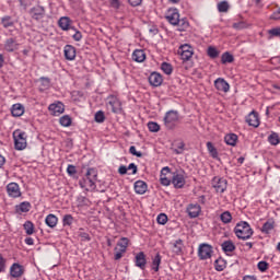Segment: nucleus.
Returning <instances> with one entry per match:
<instances>
[{
    "label": "nucleus",
    "mask_w": 280,
    "mask_h": 280,
    "mask_svg": "<svg viewBox=\"0 0 280 280\" xmlns=\"http://www.w3.org/2000/svg\"><path fill=\"white\" fill-rule=\"evenodd\" d=\"M270 19L272 21H279V19H280V8L270 15Z\"/></svg>",
    "instance_id": "nucleus-60"
},
{
    "label": "nucleus",
    "mask_w": 280,
    "mask_h": 280,
    "mask_svg": "<svg viewBox=\"0 0 280 280\" xmlns=\"http://www.w3.org/2000/svg\"><path fill=\"white\" fill-rule=\"evenodd\" d=\"M63 226H71L73 224V215L66 214L62 219Z\"/></svg>",
    "instance_id": "nucleus-47"
},
{
    "label": "nucleus",
    "mask_w": 280,
    "mask_h": 280,
    "mask_svg": "<svg viewBox=\"0 0 280 280\" xmlns=\"http://www.w3.org/2000/svg\"><path fill=\"white\" fill-rule=\"evenodd\" d=\"M148 128H149L150 132H159V130H161V126L154 121H150L148 124Z\"/></svg>",
    "instance_id": "nucleus-48"
},
{
    "label": "nucleus",
    "mask_w": 280,
    "mask_h": 280,
    "mask_svg": "<svg viewBox=\"0 0 280 280\" xmlns=\"http://www.w3.org/2000/svg\"><path fill=\"white\" fill-rule=\"evenodd\" d=\"M48 110L50 112V115L59 117V115H62V113H65V104H62L61 102L52 103L49 105Z\"/></svg>",
    "instance_id": "nucleus-13"
},
{
    "label": "nucleus",
    "mask_w": 280,
    "mask_h": 280,
    "mask_svg": "<svg viewBox=\"0 0 280 280\" xmlns=\"http://www.w3.org/2000/svg\"><path fill=\"white\" fill-rule=\"evenodd\" d=\"M212 187L215 189L218 194H224L226 191L228 182L222 177H214L212 179Z\"/></svg>",
    "instance_id": "nucleus-8"
},
{
    "label": "nucleus",
    "mask_w": 280,
    "mask_h": 280,
    "mask_svg": "<svg viewBox=\"0 0 280 280\" xmlns=\"http://www.w3.org/2000/svg\"><path fill=\"white\" fill-rule=\"evenodd\" d=\"M11 113L13 115V117H21L24 113H25V107H23V105L21 104H14L12 106Z\"/></svg>",
    "instance_id": "nucleus-28"
},
{
    "label": "nucleus",
    "mask_w": 280,
    "mask_h": 280,
    "mask_svg": "<svg viewBox=\"0 0 280 280\" xmlns=\"http://www.w3.org/2000/svg\"><path fill=\"white\" fill-rule=\"evenodd\" d=\"M136 194L143 196L148 191V184L143 180H137L133 185Z\"/></svg>",
    "instance_id": "nucleus-21"
},
{
    "label": "nucleus",
    "mask_w": 280,
    "mask_h": 280,
    "mask_svg": "<svg viewBox=\"0 0 280 280\" xmlns=\"http://www.w3.org/2000/svg\"><path fill=\"white\" fill-rule=\"evenodd\" d=\"M67 173L69 174V176H75V174H78V170L73 164H69L67 167Z\"/></svg>",
    "instance_id": "nucleus-52"
},
{
    "label": "nucleus",
    "mask_w": 280,
    "mask_h": 280,
    "mask_svg": "<svg viewBox=\"0 0 280 280\" xmlns=\"http://www.w3.org/2000/svg\"><path fill=\"white\" fill-rule=\"evenodd\" d=\"M15 150H25L27 148V133L16 130L13 132Z\"/></svg>",
    "instance_id": "nucleus-4"
},
{
    "label": "nucleus",
    "mask_w": 280,
    "mask_h": 280,
    "mask_svg": "<svg viewBox=\"0 0 280 280\" xmlns=\"http://www.w3.org/2000/svg\"><path fill=\"white\" fill-rule=\"evenodd\" d=\"M149 83L151 86H161L163 84V77L161 73L153 72L149 77Z\"/></svg>",
    "instance_id": "nucleus-18"
},
{
    "label": "nucleus",
    "mask_w": 280,
    "mask_h": 280,
    "mask_svg": "<svg viewBox=\"0 0 280 280\" xmlns=\"http://www.w3.org/2000/svg\"><path fill=\"white\" fill-rule=\"evenodd\" d=\"M94 119L96 124H104V121H106V116L104 115V112L98 110L96 112Z\"/></svg>",
    "instance_id": "nucleus-40"
},
{
    "label": "nucleus",
    "mask_w": 280,
    "mask_h": 280,
    "mask_svg": "<svg viewBox=\"0 0 280 280\" xmlns=\"http://www.w3.org/2000/svg\"><path fill=\"white\" fill-rule=\"evenodd\" d=\"M219 12H229V2L228 1H221L218 4Z\"/></svg>",
    "instance_id": "nucleus-49"
},
{
    "label": "nucleus",
    "mask_w": 280,
    "mask_h": 280,
    "mask_svg": "<svg viewBox=\"0 0 280 280\" xmlns=\"http://www.w3.org/2000/svg\"><path fill=\"white\" fill-rule=\"evenodd\" d=\"M175 189H183L185 187V172H174L171 179Z\"/></svg>",
    "instance_id": "nucleus-7"
},
{
    "label": "nucleus",
    "mask_w": 280,
    "mask_h": 280,
    "mask_svg": "<svg viewBox=\"0 0 280 280\" xmlns=\"http://www.w3.org/2000/svg\"><path fill=\"white\" fill-rule=\"evenodd\" d=\"M112 8H115V10H118L119 8V0H110Z\"/></svg>",
    "instance_id": "nucleus-64"
},
{
    "label": "nucleus",
    "mask_w": 280,
    "mask_h": 280,
    "mask_svg": "<svg viewBox=\"0 0 280 280\" xmlns=\"http://www.w3.org/2000/svg\"><path fill=\"white\" fill-rule=\"evenodd\" d=\"M232 27L234 30H244L246 27V23L245 22H235L233 23Z\"/></svg>",
    "instance_id": "nucleus-55"
},
{
    "label": "nucleus",
    "mask_w": 280,
    "mask_h": 280,
    "mask_svg": "<svg viewBox=\"0 0 280 280\" xmlns=\"http://www.w3.org/2000/svg\"><path fill=\"white\" fill-rule=\"evenodd\" d=\"M129 152L130 154H132L133 156H138V159H141L143 156V153L137 151V148L135 145H131L129 148Z\"/></svg>",
    "instance_id": "nucleus-51"
},
{
    "label": "nucleus",
    "mask_w": 280,
    "mask_h": 280,
    "mask_svg": "<svg viewBox=\"0 0 280 280\" xmlns=\"http://www.w3.org/2000/svg\"><path fill=\"white\" fill-rule=\"evenodd\" d=\"M234 60H235V58L229 51L223 52L222 56H221L222 65H229V63L233 62Z\"/></svg>",
    "instance_id": "nucleus-34"
},
{
    "label": "nucleus",
    "mask_w": 280,
    "mask_h": 280,
    "mask_svg": "<svg viewBox=\"0 0 280 280\" xmlns=\"http://www.w3.org/2000/svg\"><path fill=\"white\" fill-rule=\"evenodd\" d=\"M207 150L209 154L212 156V159H218V149L213 147L212 142H207Z\"/></svg>",
    "instance_id": "nucleus-38"
},
{
    "label": "nucleus",
    "mask_w": 280,
    "mask_h": 280,
    "mask_svg": "<svg viewBox=\"0 0 280 280\" xmlns=\"http://www.w3.org/2000/svg\"><path fill=\"white\" fill-rule=\"evenodd\" d=\"M30 209H32V203H30V201H24L15 206L16 213H27L30 212Z\"/></svg>",
    "instance_id": "nucleus-25"
},
{
    "label": "nucleus",
    "mask_w": 280,
    "mask_h": 280,
    "mask_svg": "<svg viewBox=\"0 0 280 280\" xmlns=\"http://www.w3.org/2000/svg\"><path fill=\"white\" fill-rule=\"evenodd\" d=\"M185 150V143L184 142H179L177 144V148L173 150V152H175V154H183Z\"/></svg>",
    "instance_id": "nucleus-53"
},
{
    "label": "nucleus",
    "mask_w": 280,
    "mask_h": 280,
    "mask_svg": "<svg viewBox=\"0 0 280 280\" xmlns=\"http://www.w3.org/2000/svg\"><path fill=\"white\" fill-rule=\"evenodd\" d=\"M4 49L5 51H16L19 49V43L14 38H9L5 40Z\"/></svg>",
    "instance_id": "nucleus-24"
},
{
    "label": "nucleus",
    "mask_w": 280,
    "mask_h": 280,
    "mask_svg": "<svg viewBox=\"0 0 280 280\" xmlns=\"http://www.w3.org/2000/svg\"><path fill=\"white\" fill-rule=\"evenodd\" d=\"M224 141L228 145H236L237 143V135L229 133L225 136Z\"/></svg>",
    "instance_id": "nucleus-33"
},
{
    "label": "nucleus",
    "mask_w": 280,
    "mask_h": 280,
    "mask_svg": "<svg viewBox=\"0 0 280 280\" xmlns=\"http://www.w3.org/2000/svg\"><path fill=\"white\" fill-rule=\"evenodd\" d=\"M163 121L166 130H174L176 128V124L180 121L178 110L171 109L166 112Z\"/></svg>",
    "instance_id": "nucleus-3"
},
{
    "label": "nucleus",
    "mask_w": 280,
    "mask_h": 280,
    "mask_svg": "<svg viewBox=\"0 0 280 280\" xmlns=\"http://www.w3.org/2000/svg\"><path fill=\"white\" fill-rule=\"evenodd\" d=\"M178 54H179L182 60L187 61L194 56V48H191V46H189L187 44L182 45L178 48Z\"/></svg>",
    "instance_id": "nucleus-10"
},
{
    "label": "nucleus",
    "mask_w": 280,
    "mask_h": 280,
    "mask_svg": "<svg viewBox=\"0 0 280 280\" xmlns=\"http://www.w3.org/2000/svg\"><path fill=\"white\" fill-rule=\"evenodd\" d=\"M106 106L107 108L112 109V113H115L116 115L121 113V101H119V98H117L115 95L107 97Z\"/></svg>",
    "instance_id": "nucleus-5"
},
{
    "label": "nucleus",
    "mask_w": 280,
    "mask_h": 280,
    "mask_svg": "<svg viewBox=\"0 0 280 280\" xmlns=\"http://www.w3.org/2000/svg\"><path fill=\"white\" fill-rule=\"evenodd\" d=\"M58 25L63 32H68V30H74L75 32V28L71 27V19L69 16L60 18Z\"/></svg>",
    "instance_id": "nucleus-19"
},
{
    "label": "nucleus",
    "mask_w": 280,
    "mask_h": 280,
    "mask_svg": "<svg viewBox=\"0 0 280 280\" xmlns=\"http://www.w3.org/2000/svg\"><path fill=\"white\" fill-rule=\"evenodd\" d=\"M275 230V221L272 219H269L266 223H264L262 228L260 229L261 233H265V235H268L270 231Z\"/></svg>",
    "instance_id": "nucleus-26"
},
{
    "label": "nucleus",
    "mask_w": 280,
    "mask_h": 280,
    "mask_svg": "<svg viewBox=\"0 0 280 280\" xmlns=\"http://www.w3.org/2000/svg\"><path fill=\"white\" fill-rule=\"evenodd\" d=\"M59 124H61V126H63V128H69V126H71V117L69 116H62L59 119Z\"/></svg>",
    "instance_id": "nucleus-46"
},
{
    "label": "nucleus",
    "mask_w": 280,
    "mask_h": 280,
    "mask_svg": "<svg viewBox=\"0 0 280 280\" xmlns=\"http://www.w3.org/2000/svg\"><path fill=\"white\" fill-rule=\"evenodd\" d=\"M23 226L26 235H34V223L32 221H26Z\"/></svg>",
    "instance_id": "nucleus-39"
},
{
    "label": "nucleus",
    "mask_w": 280,
    "mask_h": 280,
    "mask_svg": "<svg viewBox=\"0 0 280 280\" xmlns=\"http://www.w3.org/2000/svg\"><path fill=\"white\" fill-rule=\"evenodd\" d=\"M220 220L221 222H223V224H231V222H233V215L230 211H224L223 213H221Z\"/></svg>",
    "instance_id": "nucleus-31"
},
{
    "label": "nucleus",
    "mask_w": 280,
    "mask_h": 280,
    "mask_svg": "<svg viewBox=\"0 0 280 280\" xmlns=\"http://www.w3.org/2000/svg\"><path fill=\"white\" fill-rule=\"evenodd\" d=\"M79 236L81 237L82 242H91V236L89 233L80 232Z\"/></svg>",
    "instance_id": "nucleus-57"
},
{
    "label": "nucleus",
    "mask_w": 280,
    "mask_h": 280,
    "mask_svg": "<svg viewBox=\"0 0 280 280\" xmlns=\"http://www.w3.org/2000/svg\"><path fill=\"white\" fill-rule=\"evenodd\" d=\"M202 211V208L198 203H190L187 207V213L189 218H198Z\"/></svg>",
    "instance_id": "nucleus-16"
},
{
    "label": "nucleus",
    "mask_w": 280,
    "mask_h": 280,
    "mask_svg": "<svg viewBox=\"0 0 280 280\" xmlns=\"http://www.w3.org/2000/svg\"><path fill=\"white\" fill-rule=\"evenodd\" d=\"M63 54L66 60H75V47L66 45L63 48Z\"/></svg>",
    "instance_id": "nucleus-22"
},
{
    "label": "nucleus",
    "mask_w": 280,
    "mask_h": 280,
    "mask_svg": "<svg viewBox=\"0 0 280 280\" xmlns=\"http://www.w3.org/2000/svg\"><path fill=\"white\" fill-rule=\"evenodd\" d=\"M160 183L164 187H170L172 185V179L167 178V175H163V173L160 174Z\"/></svg>",
    "instance_id": "nucleus-45"
},
{
    "label": "nucleus",
    "mask_w": 280,
    "mask_h": 280,
    "mask_svg": "<svg viewBox=\"0 0 280 280\" xmlns=\"http://www.w3.org/2000/svg\"><path fill=\"white\" fill-rule=\"evenodd\" d=\"M156 222L158 224H162V225L167 224V215L165 213L159 214L156 218Z\"/></svg>",
    "instance_id": "nucleus-50"
},
{
    "label": "nucleus",
    "mask_w": 280,
    "mask_h": 280,
    "mask_svg": "<svg viewBox=\"0 0 280 280\" xmlns=\"http://www.w3.org/2000/svg\"><path fill=\"white\" fill-rule=\"evenodd\" d=\"M269 34H270V36H277L280 38V27H275V28L269 30Z\"/></svg>",
    "instance_id": "nucleus-58"
},
{
    "label": "nucleus",
    "mask_w": 280,
    "mask_h": 280,
    "mask_svg": "<svg viewBox=\"0 0 280 280\" xmlns=\"http://www.w3.org/2000/svg\"><path fill=\"white\" fill-rule=\"evenodd\" d=\"M165 19L171 25H178V23H180V13H178V9H170Z\"/></svg>",
    "instance_id": "nucleus-9"
},
{
    "label": "nucleus",
    "mask_w": 280,
    "mask_h": 280,
    "mask_svg": "<svg viewBox=\"0 0 280 280\" xmlns=\"http://www.w3.org/2000/svg\"><path fill=\"white\" fill-rule=\"evenodd\" d=\"M257 266L260 272H266L268 270V262L266 261H259Z\"/></svg>",
    "instance_id": "nucleus-54"
},
{
    "label": "nucleus",
    "mask_w": 280,
    "mask_h": 280,
    "mask_svg": "<svg viewBox=\"0 0 280 280\" xmlns=\"http://www.w3.org/2000/svg\"><path fill=\"white\" fill-rule=\"evenodd\" d=\"M172 170L168 167V166H164L162 170H161V174L167 176V174H171Z\"/></svg>",
    "instance_id": "nucleus-62"
},
{
    "label": "nucleus",
    "mask_w": 280,
    "mask_h": 280,
    "mask_svg": "<svg viewBox=\"0 0 280 280\" xmlns=\"http://www.w3.org/2000/svg\"><path fill=\"white\" fill-rule=\"evenodd\" d=\"M135 264L138 268H140V270H145L148 260L145 259V254L143 252H140L136 255Z\"/></svg>",
    "instance_id": "nucleus-17"
},
{
    "label": "nucleus",
    "mask_w": 280,
    "mask_h": 280,
    "mask_svg": "<svg viewBox=\"0 0 280 280\" xmlns=\"http://www.w3.org/2000/svg\"><path fill=\"white\" fill-rule=\"evenodd\" d=\"M132 60H135V62H143L145 60V52L143 50H135Z\"/></svg>",
    "instance_id": "nucleus-29"
},
{
    "label": "nucleus",
    "mask_w": 280,
    "mask_h": 280,
    "mask_svg": "<svg viewBox=\"0 0 280 280\" xmlns=\"http://www.w3.org/2000/svg\"><path fill=\"white\" fill-rule=\"evenodd\" d=\"M246 122L248 126L259 128V116L257 115V112L249 113V115L246 117Z\"/></svg>",
    "instance_id": "nucleus-20"
},
{
    "label": "nucleus",
    "mask_w": 280,
    "mask_h": 280,
    "mask_svg": "<svg viewBox=\"0 0 280 280\" xmlns=\"http://www.w3.org/2000/svg\"><path fill=\"white\" fill-rule=\"evenodd\" d=\"M207 54L209 58H218L220 56V51L213 46L208 47Z\"/></svg>",
    "instance_id": "nucleus-43"
},
{
    "label": "nucleus",
    "mask_w": 280,
    "mask_h": 280,
    "mask_svg": "<svg viewBox=\"0 0 280 280\" xmlns=\"http://www.w3.org/2000/svg\"><path fill=\"white\" fill-rule=\"evenodd\" d=\"M30 14L34 21H40L42 19H45V8L40 5L33 7Z\"/></svg>",
    "instance_id": "nucleus-12"
},
{
    "label": "nucleus",
    "mask_w": 280,
    "mask_h": 280,
    "mask_svg": "<svg viewBox=\"0 0 280 280\" xmlns=\"http://www.w3.org/2000/svg\"><path fill=\"white\" fill-rule=\"evenodd\" d=\"M72 38L77 40V43H80V40H82V33L80 31H75V34L72 36Z\"/></svg>",
    "instance_id": "nucleus-61"
},
{
    "label": "nucleus",
    "mask_w": 280,
    "mask_h": 280,
    "mask_svg": "<svg viewBox=\"0 0 280 280\" xmlns=\"http://www.w3.org/2000/svg\"><path fill=\"white\" fill-rule=\"evenodd\" d=\"M42 89H49L51 86V80L46 77L39 78Z\"/></svg>",
    "instance_id": "nucleus-44"
},
{
    "label": "nucleus",
    "mask_w": 280,
    "mask_h": 280,
    "mask_svg": "<svg viewBox=\"0 0 280 280\" xmlns=\"http://www.w3.org/2000/svg\"><path fill=\"white\" fill-rule=\"evenodd\" d=\"M171 248L174 255H180V253H183V240L178 238L177 241L172 242Z\"/></svg>",
    "instance_id": "nucleus-23"
},
{
    "label": "nucleus",
    "mask_w": 280,
    "mask_h": 280,
    "mask_svg": "<svg viewBox=\"0 0 280 280\" xmlns=\"http://www.w3.org/2000/svg\"><path fill=\"white\" fill-rule=\"evenodd\" d=\"M7 192L10 198H21V187L16 183L8 184Z\"/></svg>",
    "instance_id": "nucleus-11"
},
{
    "label": "nucleus",
    "mask_w": 280,
    "mask_h": 280,
    "mask_svg": "<svg viewBox=\"0 0 280 280\" xmlns=\"http://www.w3.org/2000/svg\"><path fill=\"white\" fill-rule=\"evenodd\" d=\"M45 222L47 226H49V229H56V226L58 225V217H56L55 214H48L45 219Z\"/></svg>",
    "instance_id": "nucleus-27"
},
{
    "label": "nucleus",
    "mask_w": 280,
    "mask_h": 280,
    "mask_svg": "<svg viewBox=\"0 0 280 280\" xmlns=\"http://www.w3.org/2000/svg\"><path fill=\"white\" fill-rule=\"evenodd\" d=\"M1 23H2L3 27H5V28L14 26V20H12V18L9 15L3 16L1 19Z\"/></svg>",
    "instance_id": "nucleus-37"
},
{
    "label": "nucleus",
    "mask_w": 280,
    "mask_h": 280,
    "mask_svg": "<svg viewBox=\"0 0 280 280\" xmlns=\"http://www.w3.org/2000/svg\"><path fill=\"white\" fill-rule=\"evenodd\" d=\"M161 69L163 73H165L166 75H172V71H174V69L172 68V65L167 62H163L161 66Z\"/></svg>",
    "instance_id": "nucleus-42"
},
{
    "label": "nucleus",
    "mask_w": 280,
    "mask_h": 280,
    "mask_svg": "<svg viewBox=\"0 0 280 280\" xmlns=\"http://www.w3.org/2000/svg\"><path fill=\"white\" fill-rule=\"evenodd\" d=\"M234 233L238 240L246 242V240H250V237H253L255 231L250 228L248 222L241 221L235 225Z\"/></svg>",
    "instance_id": "nucleus-2"
},
{
    "label": "nucleus",
    "mask_w": 280,
    "mask_h": 280,
    "mask_svg": "<svg viewBox=\"0 0 280 280\" xmlns=\"http://www.w3.org/2000/svg\"><path fill=\"white\" fill-rule=\"evenodd\" d=\"M214 268L218 272H222V270L226 268V260H224L223 258H218L214 261Z\"/></svg>",
    "instance_id": "nucleus-32"
},
{
    "label": "nucleus",
    "mask_w": 280,
    "mask_h": 280,
    "mask_svg": "<svg viewBox=\"0 0 280 280\" xmlns=\"http://www.w3.org/2000/svg\"><path fill=\"white\" fill-rule=\"evenodd\" d=\"M214 88L217 91H221L222 93H229V91H231V85L222 78H218L214 81Z\"/></svg>",
    "instance_id": "nucleus-14"
},
{
    "label": "nucleus",
    "mask_w": 280,
    "mask_h": 280,
    "mask_svg": "<svg viewBox=\"0 0 280 280\" xmlns=\"http://www.w3.org/2000/svg\"><path fill=\"white\" fill-rule=\"evenodd\" d=\"M213 255V247L207 243H202L198 248V257L201 260L211 259Z\"/></svg>",
    "instance_id": "nucleus-6"
},
{
    "label": "nucleus",
    "mask_w": 280,
    "mask_h": 280,
    "mask_svg": "<svg viewBox=\"0 0 280 280\" xmlns=\"http://www.w3.org/2000/svg\"><path fill=\"white\" fill-rule=\"evenodd\" d=\"M268 141L271 145H279L280 143V140H279V135L278 133H271L269 137H268Z\"/></svg>",
    "instance_id": "nucleus-41"
},
{
    "label": "nucleus",
    "mask_w": 280,
    "mask_h": 280,
    "mask_svg": "<svg viewBox=\"0 0 280 280\" xmlns=\"http://www.w3.org/2000/svg\"><path fill=\"white\" fill-rule=\"evenodd\" d=\"M115 250H116V253H115L114 259L116 261H119V259H121L124 257L125 252H121L118 247H116Z\"/></svg>",
    "instance_id": "nucleus-56"
},
{
    "label": "nucleus",
    "mask_w": 280,
    "mask_h": 280,
    "mask_svg": "<svg viewBox=\"0 0 280 280\" xmlns=\"http://www.w3.org/2000/svg\"><path fill=\"white\" fill-rule=\"evenodd\" d=\"M97 171L95 168H89L85 176L79 182V185L85 191H93L97 187Z\"/></svg>",
    "instance_id": "nucleus-1"
},
{
    "label": "nucleus",
    "mask_w": 280,
    "mask_h": 280,
    "mask_svg": "<svg viewBox=\"0 0 280 280\" xmlns=\"http://www.w3.org/2000/svg\"><path fill=\"white\" fill-rule=\"evenodd\" d=\"M221 248L225 253H233L235 250V244H233V241H225L221 244Z\"/></svg>",
    "instance_id": "nucleus-30"
},
{
    "label": "nucleus",
    "mask_w": 280,
    "mask_h": 280,
    "mask_svg": "<svg viewBox=\"0 0 280 280\" xmlns=\"http://www.w3.org/2000/svg\"><path fill=\"white\" fill-rule=\"evenodd\" d=\"M128 238L127 237H122L120 238V242L117 243V248L118 250H120V253H126V250L128 249Z\"/></svg>",
    "instance_id": "nucleus-35"
},
{
    "label": "nucleus",
    "mask_w": 280,
    "mask_h": 280,
    "mask_svg": "<svg viewBox=\"0 0 280 280\" xmlns=\"http://www.w3.org/2000/svg\"><path fill=\"white\" fill-rule=\"evenodd\" d=\"M118 174H120V176H126V174H128V167L126 165H120L118 168Z\"/></svg>",
    "instance_id": "nucleus-59"
},
{
    "label": "nucleus",
    "mask_w": 280,
    "mask_h": 280,
    "mask_svg": "<svg viewBox=\"0 0 280 280\" xmlns=\"http://www.w3.org/2000/svg\"><path fill=\"white\" fill-rule=\"evenodd\" d=\"M128 170H132V174H137V165L135 163H130L127 167Z\"/></svg>",
    "instance_id": "nucleus-63"
},
{
    "label": "nucleus",
    "mask_w": 280,
    "mask_h": 280,
    "mask_svg": "<svg viewBox=\"0 0 280 280\" xmlns=\"http://www.w3.org/2000/svg\"><path fill=\"white\" fill-rule=\"evenodd\" d=\"M25 269L22 265L14 262L10 268V275L13 279H20L22 275H24Z\"/></svg>",
    "instance_id": "nucleus-15"
},
{
    "label": "nucleus",
    "mask_w": 280,
    "mask_h": 280,
    "mask_svg": "<svg viewBox=\"0 0 280 280\" xmlns=\"http://www.w3.org/2000/svg\"><path fill=\"white\" fill-rule=\"evenodd\" d=\"M160 266H161V254H156L155 257L152 259V270H154V272H159Z\"/></svg>",
    "instance_id": "nucleus-36"
}]
</instances>
